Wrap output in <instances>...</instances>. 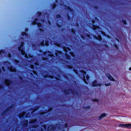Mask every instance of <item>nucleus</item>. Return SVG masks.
<instances>
[{"label":"nucleus","mask_w":131,"mask_h":131,"mask_svg":"<svg viewBox=\"0 0 131 131\" xmlns=\"http://www.w3.org/2000/svg\"><path fill=\"white\" fill-rule=\"evenodd\" d=\"M24 44L23 42H22L21 44V45L20 47H18V50L20 51L21 53V54L23 55H25V57L26 58H28V56L26 54H25V51H24V49L23 48V46Z\"/></svg>","instance_id":"1"},{"label":"nucleus","mask_w":131,"mask_h":131,"mask_svg":"<svg viewBox=\"0 0 131 131\" xmlns=\"http://www.w3.org/2000/svg\"><path fill=\"white\" fill-rule=\"evenodd\" d=\"M5 65H7V68L8 70L12 72H16V69L13 67L11 66L10 63L8 62H6L4 63Z\"/></svg>","instance_id":"2"},{"label":"nucleus","mask_w":131,"mask_h":131,"mask_svg":"<svg viewBox=\"0 0 131 131\" xmlns=\"http://www.w3.org/2000/svg\"><path fill=\"white\" fill-rule=\"evenodd\" d=\"M83 75V80L84 81L86 84H88L86 81H88L89 79V77L88 75H86V78H85V75H86V72L84 70L82 71Z\"/></svg>","instance_id":"3"},{"label":"nucleus","mask_w":131,"mask_h":131,"mask_svg":"<svg viewBox=\"0 0 131 131\" xmlns=\"http://www.w3.org/2000/svg\"><path fill=\"white\" fill-rule=\"evenodd\" d=\"M119 126L123 128L127 127L128 128H131V124H120L119 125Z\"/></svg>","instance_id":"4"},{"label":"nucleus","mask_w":131,"mask_h":131,"mask_svg":"<svg viewBox=\"0 0 131 131\" xmlns=\"http://www.w3.org/2000/svg\"><path fill=\"white\" fill-rule=\"evenodd\" d=\"M37 20L38 19H35L34 21L32 23V25H34L37 24V25L39 27V30L41 31H43L42 29L40 28L41 26V23H37Z\"/></svg>","instance_id":"5"},{"label":"nucleus","mask_w":131,"mask_h":131,"mask_svg":"<svg viewBox=\"0 0 131 131\" xmlns=\"http://www.w3.org/2000/svg\"><path fill=\"white\" fill-rule=\"evenodd\" d=\"M55 129V127L54 125H50L49 126L47 129L48 131H53V130H54Z\"/></svg>","instance_id":"6"},{"label":"nucleus","mask_w":131,"mask_h":131,"mask_svg":"<svg viewBox=\"0 0 131 131\" xmlns=\"http://www.w3.org/2000/svg\"><path fill=\"white\" fill-rule=\"evenodd\" d=\"M101 85L100 84L98 83L96 80H94L92 83V86H100Z\"/></svg>","instance_id":"7"},{"label":"nucleus","mask_w":131,"mask_h":131,"mask_svg":"<svg viewBox=\"0 0 131 131\" xmlns=\"http://www.w3.org/2000/svg\"><path fill=\"white\" fill-rule=\"evenodd\" d=\"M28 121L27 120H25L21 122V124L23 126L27 127V125Z\"/></svg>","instance_id":"8"},{"label":"nucleus","mask_w":131,"mask_h":131,"mask_svg":"<svg viewBox=\"0 0 131 131\" xmlns=\"http://www.w3.org/2000/svg\"><path fill=\"white\" fill-rule=\"evenodd\" d=\"M28 116L27 114H26V113L25 112H24L20 114L19 115V116L20 118L24 116L27 117Z\"/></svg>","instance_id":"9"},{"label":"nucleus","mask_w":131,"mask_h":131,"mask_svg":"<svg viewBox=\"0 0 131 131\" xmlns=\"http://www.w3.org/2000/svg\"><path fill=\"white\" fill-rule=\"evenodd\" d=\"M106 76L109 79L112 81H115L114 79L112 77L109 73H107Z\"/></svg>","instance_id":"10"},{"label":"nucleus","mask_w":131,"mask_h":131,"mask_svg":"<svg viewBox=\"0 0 131 131\" xmlns=\"http://www.w3.org/2000/svg\"><path fill=\"white\" fill-rule=\"evenodd\" d=\"M5 83L7 85H9L11 84H12V82L9 80H6L5 81Z\"/></svg>","instance_id":"11"},{"label":"nucleus","mask_w":131,"mask_h":131,"mask_svg":"<svg viewBox=\"0 0 131 131\" xmlns=\"http://www.w3.org/2000/svg\"><path fill=\"white\" fill-rule=\"evenodd\" d=\"M106 114L104 113L102 114L99 117V119H101L102 118L106 117Z\"/></svg>","instance_id":"12"},{"label":"nucleus","mask_w":131,"mask_h":131,"mask_svg":"<svg viewBox=\"0 0 131 131\" xmlns=\"http://www.w3.org/2000/svg\"><path fill=\"white\" fill-rule=\"evenodd\" d=\"M64 50L66 52H68L69 51L71 50L70 48H64Z\"/></svg>","instance_id":"13"},{"label":"nucleus","mask_w":131,"mask_h":131,"mask_svg":"<svg viewBox=\"0 0 131 131\" xmlns=\"http://www.w3.org/2000/svg\"><path fill=\"white\" fill-rule=\"evenodd\" d=\"M95 38H96V39H99V40L101 41L102 40V38L101 36L100 35H99L98 36V37H95Z\"/></svg>","instance_id":"14"},{"label":"nucleus","mask_w":131,"mask_h":131,"mask_svg":"<svg viewBox=\"0 0 131 131\" xmlns=\"http://www.w3.org/2000/svg\"><path fill=\"white\" fill-rule=\"evenodd\" d=\"M99 28V26H93V29L94 30L96 29L97 28Z\"/></svg>","instance_id":"15"},{"label":"nucleus","mask_w":131,"mask_h":131,"mask_svg":"<svg viewBox=\"0 0 131 131\" xmlns=\"http://www.w3.org/2000/svg\"><path fill=\"white\" fill-rule=\"evenodd\" d=\"M36 121V119L32 120L30 122V123H32L35 122Z\"/></svg>","instance_id":"16"},{"label":"nucleus","mask_w":131,"mask_h":131,"mask_svg":"<svg viewBox=\"0 0 131 131\" xmlns=\"http://www.w3.org/2000/svg\"><path fill=\"white\" fill-rule=\"evenodd\" d=\"M66 54L67 59H69L70 58V57L69 55H67L66 53Z\"/></svg>","instance_id":"17"},{"label":"nucleus","mask_w":131,"mask_h":131,"mask_svg":"<svg viewBox=\"0 0 131 131\" xmlns=\"http://www.w3.org/2000/svg\"><path fill=\"white\" fill-rule=\"evenodd\" d=\"M122 21L123 23L124 24L126 25V21L125 20H122Z\"/></svg>","instance_id":"18"},{"label":"nucleus","mask_w":131,"mask_h":131,"mask_svg":"<svg viewBox=\"0 0 131 131\" xmlns=\"http://www.w3.org/2000/svg\"><path fill=\"white\" fill-rule=\"evenodd\" d=\"M43 127L46 130V128L47 127V126L46 125H43Z\"/></svg>","instance_id":"19"},{"label":"nucleus","mask_w":131,"mask_h":131,"mask_svg":"<svg viewBox=\"0 0 131 131\" xmlns=\"http://www.w3.org/2000/svg\"><path fill=\"white\" fill-rule=\"evenodd\" d=\"M22 35L23 36L25 35L26 36H27V34L25 32H23L22 33Z\"/></svg>","instance_id":"20"},{"label":"nucleus","mask_w":131,"mask_h":131,"mask_svg":"<svg viewBox=\"0 0 131 131\" xmlns=\"http://www.w3.org/2000/svg\"><path fill=\"white\" fill-rule=\"evenodd\" d=\"M44 42L43 41L42 42L40 43V45L41 46H43L44 45Z\"/></svg>","instance_id":"21"},{"label":"nucleus","mask_w":131,"mask_h":131,"mask_svg":"<svg viewBox=\"0 0 131 131\" xmlns=\"http://www.w3.org/2000/svg\"><path fill=\"white\" fill-rule=\"evenodd\" d=\"M67 9L70 11H72V10L69 7H67Z\"/></svg>","instance_id":"22"},{"label":"nucleus","mask_w":131,"mask_h":131,"mask_svg":"<svg viewBox=\"0 0 131 131\" xmlns=\"http://www.w3.org/2000/svg\"><path fill=\"white\" fill-rule=\"evenodd\" d=\"M70 53L73 57H74V54L73 53L70 52Z\"/></svg>","instance_id":"23"},{"label":"nucleus","mask_w":131,"mask_h":131,"mask_svg":"<svg viewBox=\"0 0 131 131\" xmlns=\"http://www.w3.org/2000/svg\"><path fill=\"white\" fill-rule=\"evenodd\" d=\"M106 86H107L109 85H111V84L109 83V84H105Z\"/></svg>","instance_id":"24"},{"label":"nucleus","mask_w":131,"mask_h":131,"mask_svg":"<svg viewBox=\"0 0 131 131\" xmlns=\"http://www.w3.org/2000/svg\"><path fill=\"white\" fill-rule=\"evenodd\" d=\"M48 42H46V43H45V45L46 46H47L48 45Z\"/></svg>","instance_id":"25"},{"label":"nucleus","mask_w":131,"mask_h":131,"mask_svg":"<svg viewBox=\"0 0 131 131\" xmlns=\"http://www.w3.org/2000/svg\"><path fill=\"white\" fill-rule=\"evenodd\" d=\"M60 17V16L59 15H57L56 17L57 18H59Z\"/></svg>","instance_id":"26"},{"label":"nucleus","mask_w":131,"mask_h":131,"mask_svg":"<svg viewBox=\"0 0 131 131\" xmlns=\"http://www.w3.org/2000/svg\"><path fill=\"white\" fill-rule=\"evenodd\" d=\"M38 126H33V128H35V129H36Z\"/></svg>","instance_id":"27"},{"label":"nucleus","mask_w":131,"mask_h":131,"mask_svg":"<svg viewBox=\"0 0 131 131\" xmlns=\"http://www.w3.org/2000/svg\"><path fill=\"white\" fill-rule=\"evenodd\" d=\"M98 101H99V100L97 99H94L93 100L94 101L98 102Z\"/></svg>","instance_id":"28"},{"label":"nucleus","mask_w":131,"mask_h":131,"mask_svg":"<svg viewBox=\"0 0 131 131\" xmlns=\"http://www.w3.org/2000/svg\"><path fill=\"white\" fill-rule=\"evenodd\" d=\"M15 60V62L16 63H18L19 62L18 61V60Z\"/></svg>","instance_id":"29"},{"label":"nucleus","mask_w":131,"mask_h":131,"mask_svg":"<svg viewBox=\"0 0 131 131\" xmlns=\"http://www.w3.org/2000/svg\"><path fill=\"white\" fill-rule=\"evenodd\" d=\"M56 5L55 4H54L53 6V8H54L56 7Z\"/></svg>","instance_id":"30"},{"label":"nucleus","mask_w":131,"mask_h":131,"mask_svg":"<svg viewBox=\"0 0 131 131\" xmlns=\"http://www.w3.org/2000/svg\"><path fill=\"white\" fill-rule=\"evenodd\" d=\"M30 66L32 69H33L34 68V66L33 65H31Z\"/></svg>","instance_id":"31"},{"label":"nucleus","mask_w":131,"mask_h":131,"mask_svg":"<svg viewBox=\"0 0 131 131\" xmlns=\"http://www.w3.org/2000/svg\"><path fill=\"white\" fill-rule=\"evenodd\" d=\"M2 88H3V86L2 85H0V90Z\"/></svg>","instance_id":"32"},{"label":"nucleus","mask_w":131,"mask_h":131,"mask_svg":"<svg viewBox=\"0 0 131 131\" xmlns=\"http://www.w3.org/2000/svg\"><path fill=\"white\" fill-rule=\"evenodd\" d=\"M4 52V51L3 50H2L0 51V54Z\"/></svg>","instance_id":"33"},{"label":"nucleus","mask_w":131,"mask_h":131,"mask_svg":"<svg viewBox=\"0 0 131 131\" xmlns=\"http://www.w3.org/2000/svg\"><path fill=\"white\" fill-rule=\"evenodd\" d=\"M8 56L10 58V57H11V56L10 55V53H8Z\"/></svg>","instance_id":"34"},{"label":"nucleus","mask_w":131,"mask_h":131,"mask_svg":"<svg viewBox=\"0 0 131 131\" xmlns=\"http://www.w3.org/2000/svg\"><path fill=\"white\" fill-rule=\"evenodd\" d=\"M87 37L89 38H90V36L88 34L87 35Z\"/></svg>","instance_id":"35"},{"label":"nucleus","mask_w":131,"mask_h":131,"mask_svg":"<svg viewBox=\"0 0 131 131\" xmlns=\"http://www.w3.org/2000/svg\"><path fill=\"white\" fill-rule=\"evenodd\" d=\"M2 70H3V71H5V69H4V67H2Z\"/></svg>","instance_id":"36"},{"label":"nucleus","mask_w":131,"mask_h":131,"mask_svg":"<svg viewBox=\"0 0 131 131\" xmlns=\"http://www.w3.org/2000/svg\"><path fill=\"white\" fill-rule=\"evenodd\" d=\"M38 15H39V16L40 15H41V13L39 12H38Z\"/></svg>","instance_id":"37"},{"label":"nucleus","mask_w":131,"mask_h":131,"mask_svg":"<svg viewBox=\"0 0 131 131\" xmlns=\"http://www.w3.org/2000/svg\"><path fill=\"white\" fill-rule=\"evenodd\" d=\"M35 111L34 110H32V111H31V112L32 113H33Z\"/></svg>","instance_id":"38"},{"label":"nucleus","mask_w":131,"mask_h":131,"mask_svg":"<svg viewBox=\"0 0 131 131\" xmlns=\"http://www.w3.org/2000/svg\"><path fill=\"white\" fill-rule=\"evenodd\" d=\"M49 55L50 56H53V54H49Z\"/></svg>","instance_id":"39"},{"label":"nucleus","mask_w":131,"mask_h":131,"mask_svg":"<svg viewBox=\"0 0 131 131\" xmlns=\"http://www.w3.org/2000/svg\"><path fill=\"white\" fill-rule=\"evenodd\" d=\"M72 32H73L74 33V30L73 29H72Z\"/></svg>","instance_id":"40"},{"label":"nucleus","mask_w":131,"mask_h":131,"mask_svg":"<svg viewBox=\"0 0 131 131\" xmlns=\"http://www.w3.org/2000/svg\"><path fill=\"white\" fill-rule=\"evenodd\" d=\"M67 124H66L65 125V126L66 127H67Z\"/></svg>","instance_id":"41"},{"label":"nucleus","mask_w":131,"mask_h":131,"mask_svg":"<svg viewBox=\"0 0 131 131\" xmlns=\"http://www.w3.org/2000/svg\"><path fill=\"white\" fill-rule=\"evenodd\" d=\"M43 23L44 20H42L41 21Z\"/></svg>","instance_id":"42"},{"label":"nucleus","mask_w":131,"mask_h":131,"mask_svg":"<svg viewBox=\"0 0 131 131\" xmlns=\"http://www.w3.org/2000/svg\"><path fill=\"white\" fill-rule=\"evenodd\" d=\"M81 37H82L83 38V39H84V37H83V36H81Z\"/></svg>","instance_id":"43"},{"label":"nucleus","mask_w":131,"mask_h":131,"mask_svg":"<svg viewBox=\"0 0 131 131\" xmlns=\"http://www.w3.org/2000/svg\"><path fill=\"white\" fill-rule=\"evenodd\" d=\"M129 70L130 71H131V67L129 68Z\"/></svg>","instance_id":"44"},{"label":"nucleus","mask_w":131,"mask_h":131,"mask_svg":"<svg viewBox=\"0 0 131 131\" xmlns=\"http://www.w3.org/2000/svg\"><path fill=\"white\" fill-rule=\"evenodd\" d=\"M56 55L57 56H58V54L57 53H56Z\"/></svg>","instance_id":"45"},{"label":"nucleus","mask_w":131,"mask_h":131,"mask_svg":"<svg viewBox=\"0 0 131 131\" xmlns=\"http://www.w3.org/2000/svg\"><path fill=\"white\" fill-rule=\"evenodd\" d=\"M92 23L93 24H94V21H92Z\"/></svg>","instance_id":"46"},{"label":"nucleus","mask_w":131,"mask_h":131,"mask_svg":"<svg viewBox=\"0 0 131 131\" xmlns=\"http://www.w3.org/2000/svg\"><path fill=\"white\" fill-rule=\"evenodd\" d=\"M35 64L36 65H38V64H37V63H35Z\"/></svg>","instance_id":"47"},{"label":"nucleus","mask_w":131,"mask_h":131,"mask_svg":"<svg viewBox=\"0 0 131 131\" xmlns=\"http://www.w3.org/2000/svg\"><path fill=\"white\" fill-rule=\"evenodd\" d=\"M42 113H42V112H40V114H42Z\"/></svg>","instance_id":"48"},{"label":"nucleus","mask_w":131,"mask_h":131,"mask_svg":"<svg viewBox=\"0 0 131 131\" xmlns=\"http://www.w3.org/2000/svg\"><path fill=\"white\" fill-rule=\"evenodd\" d=\"M7 110L8 111V110H9L8 108L7 109Z\"/></svg>","instance_id":"49"},{"label":"nucleus","mask_w":131,"mask_h":131,"mask_svg":"<svg viewBox=\"0 0 131 131\" xmlns=\"http://www.w3.org/2000/svg\"><path fill=\"white\" fill-rule=\"evenodd\" d=\"M51 110H49H49H48V111H51Z\"/></svg>","instance_id":"50"},{"label":"nucleus","mask_w":131,"mask_h":131,"mask_svg":"<svg viewBox=\"0 0 131 131\" xmlns=\"http://www.w3.org/2000/svg\"><path fill=\"white\" fill-rule=\"evenodd\" d=\"M1 72V69H0V73Z\"/></svg>","instance_id":"51"},{"label":"nucleus","mask_w":131,"mask_h":131,"mask_svg":"<svg viewBox=\"0 0 131 131\" xmlns=\"http://www.w3.org/2000/svg\"><path fill=\"white\" fill-rule=\"evenodd\" d=\"M48 22H49V24H50V22L49 21H48Z\"/></svg>","instance_id":"52"},{"label":"nucleus","mask_w":131,"mask_h":131,"mask_svg":"<svg viewBox=\"0 0 131 131\" xmlns=\"http://www.w3.org/2000/svg\"><path fill=\"white\" fill-rule=\"evenodd\" d=\"M117 40L118 41V39H117Z\"/></svg>","instance_id":"53"},{"label":"nucleus","mask_w":131,"mask_h":131,"mask_svg":"<svg viewBox=\"0 0 131 131\" xmlns=\"http://www.w3.org/2000/svg\"><path fill=\"white\" fill-rule=\"evenodd\" d=\"M58 128V129H59L60 128Z\"/></svg>","instance_id":"54"},{"label":"nucleus","mask_w":131,"mask_h":131,"mask_svg":"<svg viewBox=\"0 0 131 131\" xmlns=\"http://www.w3.org/2000/svg\"><path fill=\"white\" fill-rule=\"evenodd\" d=\"M63 131H64V130H63Z\"/></svg>","instance_id":"55"}]
</instances>
